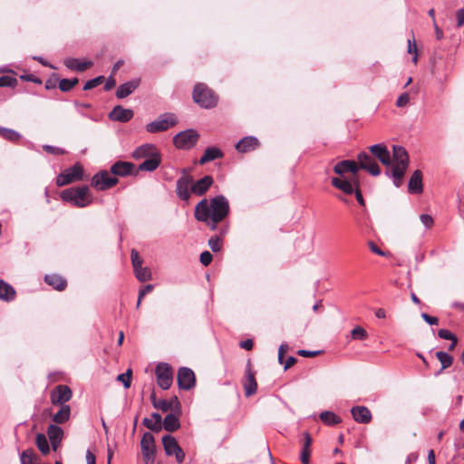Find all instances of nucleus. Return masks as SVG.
<instances>
[{"label": "nucleus", "instance_id": "64", "mask_svg": "<svg viewBox=\"0 0 464 464\" xmlns=\"http://www.w3.org/2000/svg\"><path fill=\"white\" fill-rule=\"evenodd\" d=\"M85 458H86L87 464H96L95 455L91 450H88L86 451Z\"/></svg>", "mask_w": 464, "mask_h": 464}, {"label": "nucleus", "instance_id": "48", "mask_svg": "<svg viewBox=\"0 0 464 464\" xmlns=\"http://www.w3.org/2000/svg\"><path fill=\"white\" fill-rule=\"evenodd\" d=\"M352 337L353 339L364 340L368 337L367 332L361 326H356L352 331Z\"/></svg>", "mask_w": 464, "mask_h": 464}, {"label": "nucleus", "instance_id": "41", "mask_svg": "<svg viewBox=\"0 0 464 464\" xmlns=\"http://www.w3.org/2000/svg\"><path fill=\"white\" fill-rule=\"evenodd\" d=\"M135 276L140 282H146L151 279L150 269L147 266H140L134 269Z\"/></svg>", "mask_w": 464, "mask_h": 464}, {"label": "nucleus", "instance_id": "56", "mask_svg": "<svg viewBox=\"0 0 464 464\" xmlns=\"http://www.w3.org/2000/svg\"><path fill=\"white\" fill-rule=\"evenodd\" d=\"M168 402L169 403L170 411L180 413V403L176 396L172 397L170 400H168Z\"/></svg>", "mask_w": 464, "mask_h": 464}, {"label": "nucleus", "instance_id": "17", "mask_svg": "<svg viewBox=\"0 0 464 464\" xmlns=\"http://www.w3.org/2000/svg\"><path fill=\"white\" fill-rule=\"evenodd\" d=\"M374 158L378 159L383 165L390 166L392 163L391 153L383 144H375L369 148Z\"/></svg>", "mask_w": 464, "mask_h": 464}, {"label": "nucleus", "instance_id": "27", "mask_svg": "<svg viewBox=\"0 0 464 464\" xmlns=\"http://www.w3.org/2000/svg\"><path fill=\"white\" fill-rule=\"evenodd\" d=\"M44 281L57 291H63L66 288L67 281L64 277L57 274L46 275Z\"/></svg>", "mask_w": 464, "mask_h": 464}, {"label": "nucleus", "instance_id": "54", "mask_svg": "<svg viewBox=\"0 0 464 464\" xmlns=\"http://www.w3.org/2000/svg\"><path fill=\"white\" fill-rule=\"evenodd\" d=\"M16 83V79L10 76L0 77V87L14 86Z\"/></svg>", "mask_w": 464, "mask_h": 464}, {"label": "nucleus", "instance_id": "36", "mask_svg": "<svg viewBox=\"0 0 464 464\" xmlns=\"http://www.w3.org/2000/svg\"><path fill=\"white\" fill-rule=\"evenodd\" d=\"M15 296V291L12 285L0 280V299L5 301H11Z\"/></svg>", "mask_w": 464, "mask_h": 464}, {"label": "nucleus", "instance_id": "51", "mask_svg": "<svg viewBox=\"0 0 464 464\" xmlns=\"http://www.w3.org/2000/svg\"><path fill=\"white\" fill-rule=\"evenodd\" d=\"M408 53H413L412 62L416 64L418 62V50L414 39L408 40Z\"/></svg>", "mask_w": 464, "mask_h": 464}, {"label": "nucleus", "instance_id": "61", "mask_svg": "<svg viewBox=\"0 0 464 464\" xmlns=\"http://www.w3.org/2000/svg\"><path fill=\"white\" fill-rule=\"evenodd\" d=\"M456 18H457V25L459 27H461L464 25V7L459 9L456 12Z\"/></svg>", "mask_w": 464, "mask_h": 464}, {"label": "nucleus", "instance_id": "19", "mask_svg": "<svg viewBox=\"0 0 464 464\" xmlns=\"http://www.w3.org/2000/svg\"><path fill=\"white\" fill-rule=\"evenodd\" d=\"M353 420L358 423L368 424L372 420V413L365 406H354L351 409Z\"/></svg>", "mask_w": 464, "mask_h": 464}, {"label": "nucleus", "instance_id": "21", "mask_svg": "<svg viewBox=\"0 0 464 464\" xmlns=\"http://www.w3.org/2000/svg\"><path fill=\"white\" fill-rule=\"evenodd\" d=\"M258 146L259 141L256 137L246 136L237 143L236 149L238 152L246 153L256 150Z\"/></svg>", "mask_w": 464, "mask_h": 464}, {"label": "nucleus", "instance_id": "52", "mask_svg": "<svg viewBox=\"0 0 464 464\" xmlns=\"http://www.w3.org/2000/svg\"><path fill=\"white\" fill-rule=\"evenodd\" d=\"M43 150L46 151L47 153L53 154V155H62L64 154L65 151L62 148L53 147L51 145H44Z\"/></svg>", "mask_w": 464, "mask_h": 464}, {"label": "nucleus", "instance_id": "5", "mask_svg": "<svg viewBox=\"0 0 464 464\" xmlns=\"http://www.w3.org/2000/svg\"><path fill=\"white\" fill-rule=\"evenodd\" d=\"M177 122V118L173 113H163L160 115L155 121L148 123L146 125V130L150 133L165 131L175 126Z\"/></svg>", "mask_w": 464, "mask_h": 464}, {"label": "nucleus", "instance_id": "32", "mask_svg": "<svg viewBox=\"0 0 464 464\" xmlns=\"http://www.w3.org/2000/svg\"><path fill=\"white\" fill-rule=\"evenodd\" d=\"M64 65L73 71L83 72L86 69L90 68L92 65V63L90 61L81 62L76 58H66L64 60Z\"/></svg>", "mask_w": 464, "mask_h": 464}, {"label": "nucleus", "instance_id": "62", "mask_svg": "<svg viewBox=\"0 0 464 464\" xmlns=\"http://www.w3.org/2000/svg\"><path fill=\"white\" fill-rule=\"evenodd\" d=\"M353 193H355V197H356V199H357L358 203L361 206H364L365 202H364L362 195V193H361V191L359 189V183L358 182H355V191Z\"/></svg>", "mask_w": 464, "mask_h": 464}, {"label": "nucleus", "instance_id": "39", "mask_svg": "<svg viewBox=\"0 0 464 464\" xmlns=\"http://www.w3.org/2000/svg\"><path fill=\"white\" fill-rule=\"evenodd\" d=\"M21 464H40L38 456L33 450H26L21 453Z\"/></svg>", "mask_w": 464, "mask_h": 464}, {"label": "nucleus", "instance_id": "8", "mask_svg": "<svg viewBox=\"0 0 464 464\" xmlns=\"http://www.w3.org/2000/svg\"><path fill=\"white\" fill-rule=\"evenodd\" d=\"M155 373L159 386L163 390H168L173 382L172 368L168 363L161 362L157 365Z\"/></svg>", "mask_w": 464, "mask_h": 464}, {"label": "nucleus", "instance_id": "44", "mask_svg": "<svg viewBox=\"0 0 464 464\" xmlns=\"http://www.w3.org/2000/svg\"><path fill=\"white\" fill-rule=\"evenodd\" d=\"M151 402L155 409L160 410L163 412H167L170 411L169 403L168 402V400H157L155 398V395H151Z\"/></svg>", "mask_w": 464, "mask_h": 464}, {"label": "nucleus", "instance_id": "37", "mask_svg": "<svg viewBox=\"0 0 464 464\" xmlns=\"http://www.w3.org/2000/svg\"><path fill=\"white\" fill-rule=\"evenodd\" d=\"M320 420L326 425L334 426L342 421V419L334 412L330 411H322L319 415Z\"/></svg>", "mask_w": 464, "mask_h": 464}, {"label": "nucleus", "instance_id": "20", "mask_svg": "<svg viewBox=\"0 0 464 464\" xmlns=\"http://www.w3.org/2000/svg\"><path fill=\"white\" fill-rule=\"evenodd\" d=\"M214 179L211 176L206 175L196 182H192L191 193L197 196L204 195L212 186Z\"/></svg>", "mask_w": 464, "mask_h": 464}, {"label": "nucleus", "instance_id": "55", "mask_svg": "<svg viewBox=\"0 0 464 464\" xmlns=\"http://www.w3.org/2000/svg\"><path fill=\"white\" fill-rule=\"evenodd\" d=\"M420 219L426 228H430L434 223L432 217L428 214H421Z\"/></svg>", "mask_w": 464, "mask_h": 464}, {"label": "nucleus", "instance_id": "49", "mask_svg": "<svg viewBox=\"0 0 464 464\" xmlns=\"http://www.w3.org/2000/svg\"><path fill=\"white\" fill-rule=\"evenodd\" d=\"M130 258H131L133 269L142 266L143 260L136 249L131 250Z\"/></svg>", "mask_w": 464, "mask_h": 464}, {"label": "nucleus", "instance_id": "47", "mask_svg": "<svg viewBox=\"0 0 464 464\" xmlns=\"http://www.w3.org/2000/svg\"><path fill=\"white\" fill-rule=\"evenodd\" d=\"M103 80H104L103 76H98L94 79L89 80L85 82V84L83 86V90L88 91V90L93 89V88L97 87L98 85H100L103 82Z\"/></svg>", "mask_w": 464, "mask_h": 464}, {"label": "nucleus", "instance_id": "12", "mask_svg": "<svg viewBox=\"0 0 464 464\" xmlns=\"http://www.w3.org/2000/svg\"><path fill=\"white\" fill-rule=\"evenodd\" d=\"M118 183V179L110 175L106 170L95 174L92 179V186L97 190H106Z\"/></svg>", "mask_w": 464, "mask_h": 464}, {"label": "nucleus", "instance_id": "10", "mask_svg": "<svg viewBox=\"0 0 464 464\" xmlns=\"http://www.w3.org/2000/svg\"><path fill=\"white\" fill-rule=\"evenodd\" d=\"M162 444L168 456L174 455L178 463H182L184 461L185 453L173 436H163Z\"/></svg>", "mask_w": 464, "mask_h": 464}, {"label": "nucleus", "instance_id": "26", "mask_svg": "<svg viewBox=\"0 0 464 464\" xmlns=\"http://www.w3.org/2000/svg\"><path fill=\"white\" fill-rule=\"evenodd\" d=\"M359 167L354 160H342L334 167V171L338 175H343L347 172L356 174Z\"/></svg>", "mask_w": 464, "mask_h": 464}, {"label": "nucleus", "instance_id": "22", "mask_svg": "<svg viewBox=\"0 0 464 464\" xmlns=\"http://www.w3.org/2000/svg\"><path fill=\"white\" fill-rule=\"evenodd\" d=\"M47 435L53 450H56L63 436V429L57 425L51 424L47 429Z\"/></svg>", "mask_w": 464, "mask_h": 464}, {"label": "nucleus", "instance_id": "43", "mask_svg": "<svg viewBox=\"0 0 464 464\" xmlns=\"http://www.w3.org/2000/svg\"><path fill=\"white\" fill-rule=\"evenodd\" d=\"M0 136L10 141H16L21 137L17 131L4 127H0Z\"/></svg>", "mask_w": 464, "mask_h": 464}, {"label": "nucleus", "instance_id": "46", "mask_svg": "<svg viewBox=\"0 0 464 464\" xmlns=\"http://www.w3.org/2000/svg\"><path fill=\"white\" fill-rule=\"evenodd\" d=\"M131 370L128 369L125 373L119 374L117 380L123 383V386L128 389L130 386Z\"/></svg>", "mask_w": 464, "mask_h": 464}, {"label": "nucleus", "instance_id": "33", "mask_svg": "<svg viewBox=\"0 0 464 464\" xmlns=\"http://www.w3.org/2000/svg\"><path fill=\"white\" fill-rule=\"evenodd\" d=\"M222 157L223 152L219 149L216 147H208L206 149L203 156L200 158L199 164L204 165L217 159H221Z\"/></svg>", "mask_w": 464, "mask_h": 464}, {"label": "nucleus", "instance_id": "13", "mask_svg": "<svg viewBox=\"0 0 464 464\" xmlns=\"http://www.w3.org/2000/svg\"><path fill=\"white\" fill-rule=\"evenodd\" d=\"M177 381L180 389L190 390L195 385L196 378L191 369L181 367L178 372Z\"/></svg>", "mask_w": 464, "mask_h": 464}, {"label": "nucleus", "instance_id": "45", "mask_svg": "<svg viewBox=\"0 0 464 464\" xmlns=\"http://www.w3.org/2000/svg\"><path fill=\"white\" fill-rule=\"evenodd\" d=\"M79 82L77 78L72 79H62L59 82V89L62 92L71 91Z\"/></svg>", "mask_w": 464, "mask_h": 464}, {"label": "nucleus", "instance_id": "2", "mask_svg": "<svg viewBox=\"0 0 464 464\" xmlns=\"http://www.w3.org/2000/svg\"><path fill=\"white\" fill-rule=\"evenodd\" d=\"M409 165V156L401 146H393V166L386 175L393 179V184L398 188L401 184L402 178Z\"/></svg>", "mask_w": 464, "mask_h": 464}, {"label": "nucleus", "instance_id": "25", "mask_svg": "<svg viewBox=\"0 0 464 464\" xmlns=\"http://www.w3.org/2000/svg\"><path fill=\"white\" fill-rule=\"evenodd\" d=\"M159 153L157 148L152 144H143L138 147L132 153L135 160L148 159Z\"/></svg>", "mask_w": 464, "mask_h": 464}, {"label": "nucleus", "instance_id": "3", "mask_svg": "<svg viewBox=\"0 0 464 464\" xmlns=\"http://www.w3.org/2000/svg\"><path fill=\"white\" fill-rule=\"evenodd\" d=\"M61 198L78 208L87 207L92 202V196L87 186L64 189L61 192Z\"/></svg>", "mask_w": 464, "mask_h": 464}, {"label": "nucleus", "instance_id": "11", "mask_svg": "<svg viewBox=\"0 0 464 464\" xmlns=\"http://www.w3.org/2000/svg\"><path fill=\"white\" fill-rule=\"evenodd\" d=\"M140 448L145 464H152L155 458V442L151 433L145 432L143 434Z\"/></svg>", "mask_w": 464, "mask_h": 464}, {"label": "nucleus", "instance_id": "14", "mask_svg": "<svg viewBox=\"0 0 464 464\" xmlns=\"http://www.w3.org/2000/svg\"><path fill=\"white\" fill-rule=\"evenodd\" d=\"M359 168L367 170L372 176H378L381 173V169L376 163L375 160L366 152H361L358 154Z\"/></svg>", "mask_w": 464, "mask_h": 464}, {"label": "nucleus", "instance_id": "23", "mask_svg": "<svg viewBox=\"0 0 464 464\" xmlns=\"http://www.w3.org/2000/svg\"><path fill=\"white\" fill-rule=\"evenodd\" d=\"M355 182H358L355 179L353 180L342 179L340 178L332 179V185L347 195H351L355 191Z\"/></svg>", "mask_w": 464, "mask_h": 464}, {"label": "nucleus", "instance_id": "15", "mask_svg": "<svg viewBox=\"0 0 464 464\" xmlns=\"http://www.w3.org/2000/svg\"><path fill=\"white\" fill-rule=\"evenodd\" d=\"M72 398V391L66 385H59L51 394L53 404L64 405Z\"/></svg>", "mask_w": 464, "mask_h": 464}, {"label": "nucleus", "instance_id": "29", "mask_svg": "<svg viewBox=\"0 0 464 464\" xmlns=\"http://www.w3.org/2000/svg\"><path fill=\"white\" fill-rule=\"evenodd\" d=\"M142 422L146 428L155 432H159L162 429V418L157 412L152 413L150 418H144Z\"/></svg>", "mask_w": 464, "mask_h": 464}, {"label": "nucleus", "instance_id": "31", "mask_svg": "<svg viewBox=\"0 0 464 464\" xmlns=\"http://www.w3.org/2000/svg\"><path fill=\"white\" fill-rule=\"evenodd\" d=\"M177 411L169 413L163 420L162 427L169 432L177 430L180 427L179 415Z\"/></svg>", "mask_w": 464, "mask_h": 464}, {"label": "nucleus", "instance_id": "53", "mask_svg": "<svg viewBox=\"0 0 464 464\" xmlns=\"http://www.w3.org/2000/svg\"><path fill=\"white\" fill-rule=\"evenodd\" d=\"M410 102V94L408 92L401 93L397 101H396V106L397 107H404Z\"/></svg>", "mask_w": 464, "mask_h": 464}, {"label": "nucleus", "instance_id": "4", "mask_svg": "<svg viewBox=\"0 0 464 464\" xmlns=\"http://www.w3.org/2000/svg\"><path fill=\"white\" fill-rule=\"evenodd\" d=\"M193 101L200 107L211 109L218 104V96L204 83H198L193 90Z\"/></svg>", "mask_w": 464, "mask_h": 464}, {"label": "nucleus", "instance_id": "7", "mask_svg": "<svg viewBox=\"0 0 464 464\" xmlns=\"http://www.w3.org/2000/svg\"><path fill=\"white\" fill-rule=\"evenodd\" d=\"M82 177L83 169L77 163L59 174L56 178V184L58 187H63L74 181H80L82 179Z\"/></svg>", "mask_w": 464, "mask_h": 464}, {"label": "nucleus", "instance_id": "38", "mask_svg": "<svg viewBox=\"0 0 464 464\" xmlns=\"http://www.w3.org/2000/svg\"><path fill=\"white\" fill-rule=\"evenodd\" d=\"M70 415H71L70 406L69 405H62L59 411L53 415V420L57 424H63L69 420Z\"/></svg>", "mask_w": 464, "mask_h": 464}, {"label": "nucleus", "instance_id": "30", "mask_svg": "<svg viewBox=\"0 0 464 464\" xmlns=\"http://www.w3.org/2000/svg\"><path fill=\"white\" fill-rule=\"evenodd\" d=\"M134 165L126 161H117L111 167V172L117 176H127L131 173Z\"/></svg>", "mask_w": 464, "mask_h": 464}, {"label": "nucleus", "instance_id": "58", "mask_svg": "<svg viewBox=\"0 0 464 464\" xmlns=\"http://www.w3.org/2000/svg\"><path fill=\"white\" fill-rule=\"evenodd\" d=\"M438 335L440 338L444 339V340H452L453 338L456 337L451 332H450L447 329L439 330Z\"/></svg>", "mask_w": 464, "mask_h": 464}, {"label": "nucleus", "instance_id": "35", "mask_svg": "<svg viewBox=\"0 0 464 464\" xmlns=\"http://www.w3.org/2000/svg\"><path fill=\"white\" fill-rule=\"evenodd\" d=\"M312 445V438L308 432L304 433V445L300 452V460L303 464H308L310 460V447Z\"/></svg>", "mask_w": 464, "mask_h": 464}, {"label": "nucleus", "instance_id": "24", "mask_svg": "<svg viewBox=\"0 0 464 464\" xmlns=\"http://www.w3.org/2000/svg\"><path fill=\"white\" fill-rule=\"evenodd\" d=\"M408 190L411 194H420L423 191L422 174L420 170H415L408 184Z\"/></svg>", "mask_w": 464, "mask_h": 464}, {"label": "nucleus", "instance_id": "60", "mask_svg": "<svg viewBox=\"0 0 464 464\" xmlns=\"http://www.w3.org/2000/svg\"><path fill=\"white\" fill-rule=\"evenodd\" d=\"M421 317L427 324L430 325L438 324L439 323V319L437 317L430 316L426 313H422Z\"/></svg>", "mask_w": 464, "mask_h": 464}, {"label": "nucleus", "instance_id": "57", "mask_svg": "<svg viewBox=\"0 0 464 464\" xmlns=\"http://www.w3.org/2000/svg\"><path fill=\"white\" fill-rule=\"evenodd\" d=\"M212 255L208 251H204L200 255V262L204 266H208L212 261Z\"/></svg>", "mask_w": 464, "mask_h": 464}, {"label": "nucleus", "instance_id": "18", "mask_svg": "<svg viewBox=\"0 0 464 464\" xmlns=\"http://www.w3.org/2000/svg\"><path fill=\"white\" fill-rule=\"evenodd\" d=\"M244 389H245L246 396H247V397L256 393V389H257V383L256 382L255 373L251 369L250 362L247 363V366L246 369Z\"/></svg>", "mask_w": 464, "mask_h": 464}, {"label": "nucleus", "instance_id": "63", "mask_svg": "<svg viewBox=\"0 0 464 464\" xmlns=\"http://www.w3.org/2000/svg\"><path fill=\"white\" fill-rule=\"evenodd\" d=\"M287 349H288V345L286 343H282L279 346V349H278V361H279L280 363L283 362L284 355L286 353Z\"/></svg>", "mask_w": 464, "mask_h": 464}, {"label": "nucleus", "instance_id": "50", "mask_svg": "<svg viewBox=\"0 0 464 464\" xmlns=\"http://www.w3.org/2000/svg\"><path fill=\"white\" fill-rule=\"evenodd\" d=\"M208 246L213 252H218L221 249L222 243L218 237H212L208 240Z\"/></svg>", "mask_w": 464, "mask_h": 464}, {"label": "nucleus", "instance_id": "16", "mask_svg": "<svg viewBox=\"0 0 464 464\" xmlns=\"http://www.w3.org/2000/svg\"><path fill=\"white\" fill-rule=\"evenodd\" d=\"M133 115L134 113L132 110L125 109L121 105H117L109 113V119L119 122H128L132 119Z\"/></svg>", "mask_w": 464, "mask_h": 464}, {"label": "nucleus", "instance_id": "9", "mask_svg": "<svg viewBox=\"0 0 464 464\" xmlns=\"http://www.w3.org/2000/svg\"><path fill=\"white\" fill-rule=\"evenodd\" d=\"M193 178L184 169L182 176L177 180L176 193L179 199L188 201L191 194Z\"/></svg>", "mask_w": 464, "mask_h": 464}, {"label": "nucleus", "instance_id": "59", "mask_svg": "<svg viewBox=\"0 0 464 464\" xmlns=\"http://www.w3.org/2000/svg\"><path fill=\"white\" fill-rule=\"evenodd\" d=\"M369 247L371 249V251L378 256H385L386 254L385 252H383L375 243H373L372 241H370L369 242Z\"/></svg>", "mask_w": 464, "mask_h": 464}, {"label": "nucleus", "instance_id": "1", "mask_svg": "<svg viewBox=\"0 0 464 464\" xmlns=\"http://www.w3.org/2000/svg\"><path fill=\"white\" fill-rule=\"evenodd\" d=\"M229 212L228 200L222 195L217 196L208 201L204 198L195 208L197 220L206 223L210 229L215 230Z\"/></svg>", "mask_w": 464, "mask_h": 464}, {"label": "nucleus", "instance_id": "28", "mask_svg": "<svg viewBox=\"0 0 464 464\" xmlns=\"http://www.w3.org/2000/svg\"><path fill=\"white\" fill-rule=\"evenodd\" d=\"M140 81L133 80L125 83L121 84L116 92V96L119 99H123L131 94L139 86Z\"/></svg>", "mask_w": 464, "mask_h": 464}, {"label": "nucleus", "instance_id": "40", "mask_svg": "<svg viewBox=\"0 0 464 464\" xmlns=\"http://www.w3.org/2000/svg\"><path fill=\"white\" fill-rule=\"evenodd\" d=\"M436 357L437 359L440 361V362L441 363V369H440V372L450 367L452 362H453V357L451 355H450L448 353L446 352H442V351H439L436 353Z\"/></svg>", "mask_w": 464, "mask_h": 464}, {"label": "nucleus", "instance_id": "6", "mask_svg": "<svg viewBox=\"0 0 464 464\" xmlns=\"http://www.w3.org/2000/svg\"><path fill=\"white\" fill-rule=\"evenodd\" d=\"M198 138L199 134L195 130L189 129L176 134L173 143L179 150H189L196 145Z\"/></svg>", "mask_w": 464, "mask_h": 464}, {"label": "nucleus", "instance_id": "42", "mask_svg": "<svg viewBox=\"0 0 464 464\" xmlns=\"http://www.w3.org/2000/svg\"><path fill=\"white\" fill-rule=\"evenodd\" d=\"M36 445L39 449V450L44 454L46 455L50 451L49 443L44 434L38 433L36 435L35 439Z\"/></svg>", "mask_w": 464, "mask_h": 464}, {"label": "nucleus", "instance_id": "34", "mask_svg": "<svg viewBox=\"0 0 464 464\" xmlns=\"http://www.w3.org/2000/svg\"><path fill=\"white\" fill-rule=\"evenodd\" d=\"M160 152L151 156L140 164L139 169L141 171H153L155 170L160 164Z\"/></svg>", "mask_w": 464, "mask_h": 464}]
</instances>
